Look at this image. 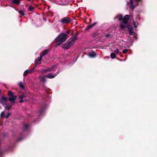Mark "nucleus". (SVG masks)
Returning a JSON list of instances; mask_svg holds the SVG:
<instances>
[{
	"label": "nucleus",
	"mask_w": 157,
	"mask_h": 157,
	"mask_svg": "<svg viewBox=\"0 0 157 157\" xmlns=\"http://www.w3.org/2000/svg\"><path fill=\"white\" fill-rule=\"evenodd\" d=\"M70 32V30H68L66 32H63L56 38L55 41L60 42L61 43L64 42L68 38V36Z\"/></svg>",
	"instance_id": "nucleus-1"
},
{
	"label": "nucleus",
	"mask_w": 157,
	"mask_h": 157,
	"mask_svg": "<svg viewBox=\"0 0 157 157\" xmlns=\"http://www.w3.org/2000/svg\"><path fill=\"white\" fill-rule=\"evenodd\" d=\"M48 52V51L47 50H45L43 53L40 55V56L39 58H38L37 59H36L35 60V63L34 64V67L33 68V69H34L35 67L37 66L38 64H39L40 63L41 61V59L43 56L45 55L46 54H47Z\"/></svg>",
	"instance_id": "nucleus-2"
},
{
	"label": "nucleus",
	"mask_w": 157,
	"mask_h": 157,
	"mask_svg": "<svg viewBox=\"0 0 157 157\" xmlns=\"http://www.w3.org/2000/svg\"><path fill=\"white\" fill-rule=\"evenodd\" d=\"M129 18V15H125L124 17L122 23L120 25V27L121 29H124L128 22V20Z\"/></svg>",
	"instance_id": "nucleus-3"
},
{
	"label": "nucleus",
	"mask_w": 157,
	"mask_h": 157,
	"mask_svg": "<svg viewBox=\"0 0 157 157\" xmlns=\"http://www.w3.org/2000/svg\"><path fill=\"white\" fill-rule=\"evenodd\" d=\"M7 100V98L5 97L2 96L0 98V102L3 105L5 108L9 110L10 108V106L5 103V102Z\"/></svg>",
	"instance_id": "nucleus-4"
},
{
	"label": "nucleus",
	"mask_w": 157,
	"mask_h": 157,
	"mask_svg": "<svg viewBox=\"0 0 157 157\" xmlns=\"http://www.w3.org/2000/svg\"><path fill=\"white\" fill-rule=\"evenodd\" d=\"M8 95L9 97V100L12 103H14L15 101L17 98V97L13 95V93L11 91H9L8 93Z\"/></svg>",
	"instance_id": "nucleus-5"
},
{
	"label": "nucleus",
	"mask_w": 157,
	"mask_h": 157,
	"mask_svg": "<svg viewBox=\"0 0 157 157\" xmlns=\"http://www.w3.org/2000/svg\"><path fill=\"white\" fill-rule=\"evenodd\" d=\"M77 39L76 36H74L72 38L71 40L68 43L70 46L75 43V40H77Z\"/></svg>",
	"instance_id": "nucleus-6"
},
{
	"label": "nucleus",
	"mask_w": 157,
	"mask_h": 157,
	"mask_svg": "<svg viewBox=\"0 0 157 157\" xmlns=\"http://www.w3.org/2000/svg\"><path fill=\"white\" fill-rule=\"evenodd\" d=\"M58 73L56 74H53L52 73H49L47 75H46V76L48 78H52L55 77V76L58 74Z\"/></svg>",
	"instance_id": "nucleus-7"
},
{
	"label": "nucleus",
	"mask_w": 157,
	"mask_h": 157,
	"mask_svg": "<svg viewBox=\"0 0 157 157\" xmlns=\"http://www.w3.org/2000/svg\"><path fill=\"white\" fill-rule=\"evenodd\" d=\"M70 19L68 17H65L61 20V22L63 23H68L70 22Z\"/></svg>",
	"instance_id": "nucleus-8"
},
{
	"label": "nucleus",
	"mask_w": 157,
	"mask_h": 157,
	"mask_svg": "<svg viewBox=\"0 0 157 157\" xmlns=\"http://www.w3.org/2000/svg\"><path fill=\"white\" fill-rule=\"evenodd\" d=\"M88 56L90 58H94L96 56V53L93 51L89 52L88 54Z\"/></svg>",
	"instance_id": "nucleus-9"
},
{
	"label": "nucleus",
	"mask_w": 157,
	"mask_h": 157,
	"mask_svg": "<svg viewBox=\"0 0 157 157\" xmlns=\"http://www.w3.org/2000/svg\"><path fill=\"white\" fill-rule=\"evenodd\" d=\"M53 67H52V68H49V69L44 68L43 69H41V70H40V71L42 73L46 72L48 71H51L52 70L53 68Z\"/></svg>",
	"instance_id": "nucleus-10"
},
{
	"label": "nucleus",
	"mask_w": 157,
	"mask_h": 157,
	"mask_svg": "<svg viewBox=\"0 0 157 157\" xmlns=\"http://www.w3.org/2000/svg\"><path fill=\"white\" fill-rule=\"evenodd\" d=\"M117 18H118L119 21H121L122 20L123 16L122 15H117L114 17V19H116Z\"/></svg>",
	"instance_id": "nucleus-11"
},
{
	"label": "nucleus",
	"mask_w": 157,
	"mask_h": 157,
	"mask_svg": "<svg viewBox=\"0 0 157 157\" xmlns=\"http://www.w3.org/2000/svg\"><path fill=\"white\" fill-rule=\"evenodd\" d=\"M70 46L68 43L67 44H65L63 46V48L65 50H67L69 48Z\"/></svg>",
	"instance_id": "nucleus-12"
},
{
	"label": "nucleus",
	"mask_w": 157,
	"mask_h": 157,
	"mask_svg": "<svg viewBox=\"0 0 157 157\" xmlns=\"http://www.w3.org/2000/svg\"><path fill=\"white\" fill-rule=\"evenodd\" d=\"M39 78L40 79V81L44 83L46 81V78H47L46 76L45 75L42 77L40 76Z\"/></svg>",
	"instance_id": "nucleus-13"
},
{
	"label": "nucleus",
	"mask_w": 157,
	"mask_h": 157,
	"mask_svg": "<svg viewBox=\"0 0 157 157\" xmlns=\"http://www.w3.org/2000/svg\"><path fill=\"white\" fill-rule=\"evenodd\" d=\"M25 83H23L21 82H20L19 83V86L20 87L21 89H25V86L24 85Z\"/></svg>",
	"instance_id": "nucleus-14"
},
{
	"label": "nucleus",
	"mask_w": 157,
	"mask_h": 157,
	"mask_svg": "<svg viewBox=\"0 0 157 157\" xmlns=\"http://www.w3.org/2000/svg\"><path fill=\"white\" fill-rule=\"evenodd\" d=\"M25 97V96L24 94H22L19 96V98L20 99L19 101L20 102H21L23 101L22 100V99H23V98Z\"/></svg>",
	"instance_id": "nucleus-15"
},
{
	"label": "nucleus",
	"mask_w": 157,
	"mask_h": 157,
	"mask_svg": "<svg viewBox=\"0 0 157 157\" xmlns=\"http://www.w3.org/2000/svg\"><path fill=\"white\" fill-rule=\"evenodd\" d=\"M32 71V70H31L30 71L28 70H26L24 73V76H25L28 73H30L31 71Z\"/></svg>",
	"instance_id": "nucleus-16"
},
{
	"label": "nucleus",
	"mask_w": 157,
	"mask_h": 157,
	"mask_svg": "<svg viewBox=\"0 0 157 157\" xmlns=\"http://www.w3.org/2000/svg\"><path fill=\"white\" fill-rule=\"evenodd\" d=\"M110 57L111 59H114L116 57V55L114 53H112L110 54Z\"/></svg>",
	"instance_id": "nucleus-17"
},
{
	"label": "nucleus",
	"mask_w": 157,
	"mask_h": 157,
	"mask_svg": "<svg viewBox=\"0 0 157 157\" xmlns=\"http://www.w3.org/2000/svg\"><path fill=\"white\" fill-rule=\"evenodd\" d=\"M13 2L17 4L20 3V0H13Z\"/></svg>",
	"instance_id": "nucleus-18"
},
{
	"label": "nucleus",
	"mask_w": 157,
	"mask_h": 157,
	"mask_svg": "<svg viewBox=\"0 0 157 157\" xmlns=\"http://www.w3.org/2000/svg\"><path fill=\"white\" fill-rule=\"evenodd\" d=\"M96 23H94L93 24L90 25H89V26H88L87 28V29H89L93 27H94L96 24Z\"/></svg>",
	"instance_id": "nucleus-19"
},
{
	"label": "nucleus",
	"mask_w": 157,
	"mask_h": 157,
	"mask_svg": "<svg viewBox=\"0 0 157 157\" xmlns=\"http://www.w3.org/2000/svg\"><path fill=\"white\" fill-rule=\"evenodd\" d=\"M29 128V125L27 124H25L24 125V128L26 130Z\"/></svg>",
	"instance_id": "nucleus-20"
},
{
	"label": "nucleus",
	"mask_w": 157,
	"mask_h": 157,
	"mask_svg": "<svg viewBox=\"0 0 157 157\" xmlns=\"http://www.w3.org/2000/svg\"><path fill=\"white\" fill-rule=\"evenodd\" d=\"M128 31L130 35H132L133 34V29H131L130 30H128Z\"/></svg>",
	"instance_id": "nucleus-21"
},
{
	"label": "nucleus",
	"mask_w": 157,
	"mask_h": 157,
	"mask_svg": "<svg viewBox=\"0 0 157 157\" xmlns=\"http://www.w3.org/2000/svg\"><path fill=\"white\" fill-rule=\"evenodd\" d=\"M18 12H19V13H20V14H21L22 15H23V16L24 15H25L24 13L23 10H20Z\"/></svg>",
	"instance_id": "nucleus-22"
},
{
	"label": "nucleus",
	"mask_w": 157,
	"mask_h": 157,
	"mask_svg": "<svg viewBox=\"0 0 157 157\" xmlns=\"http://www.w3.org/2000/svg\"><path fill=\"white\" fill-rule=\"evenodd\" d=\"M113 51L117 54H118L119 52V50L117 48L116 50Z\"/></svg>",
	"instance_id": "nucleus-23"
},
{
	"label": "nucleus",
	"mask_w": 157,
	"mask_h": 157,
	"mask_svg": "<svg viewBox=\"0 0 157 157\" xmlns=\"http://www.w3.org/2000/svg\"><path fill=\"white\" fill-rule=\"evenodd\" d=\"M133 25L135 28H136L138 25V23L133 21Z\"/></svg>",
	"instance_id": "nucleus-24"
},
{
	"label": "nucleus",
	"mask_w": 157,
	"mask_h": 157,
	"mask_svg": "<svg viewBox=\"0 0 157 157\" xmlns=\"http://www.w3.org/2000/svg\"><path fill=\"white\" fill-rule=\"evenodd\" d=\"M128 51V49H125L124 50L122 51V53L123 54H125L127 53Z\"/></svg>",
	"instance_id": "nucleus-25"
},
{
	"label": "nucleus",
	"mask_w": 157,
	"mask_h": 157,
	"mask_svg": "<svg viewBox=\"0 0 157 157\" xmlns=\"http://www.w3.org/2000/svg\"><path fill=\"white\" fill-rule=\"evenodd\" d=\"M140 19V17L139 15H137L136 17V20L137 21Z\"/></svg>",
	"instance_id": "nucleus-26"
},
{
	"label": "nucleus",
	"mask_w": 157,
	"mask_h": 157,
	"mask_svg": "<svg viewBox=\"0 0 157 157\" xmlns=\"http://www.w3.org/2000/svg\"><path fill=\"white\" fill-rule=\"evenodd\" d=\"M128 30H130L131 29H133L132 26H130L128 25L127 27Z\"/></svg>",
	"instance_id": "nucleus-27"
},
{
	"label": "nucleus",
	"mask_w": 157,
	"mask_h": 157,
	"mask_svg": "<svg viewBox=\"0 0 157 157\" xmlns=\"http://www.w3.org/2000/svg\"><path fill=\"white\" fill-rule=\"evenodd\" d=\"M34 9V7L32 6H29V9L30 11H32Z\"/></svg>",
	"instance_id": "nucleus-28"
},
{
	"label": "nucleus",
	"mask_w": 157,
	"mask_h": 157,
	"mask_svg": "<svg viewBox=\"0 0 157 157\" xmlns=\"http://www.w3.org/2000/svg\"><path fill=\"white\" fill-rule=\"evenodd\" d=\"M10 115V113H8L5 116V117L6 118H7Z\"/></svg>",
	"instance_id": "nucleus-29"
},
{
	"label": "nucleus",
	"mask_w": 157,
	"mask_h": 157,
	"mask_svg": "<svg viewBox=\"0 0 157 157\" xmlns=\"http://www.w3.org/2000/svg\"><path fill=\"white\" fill-rule=\"evenodd\" d=\"M61 43L60 42H59V43H58L57 44H56V45H55V47H57V46H59L60 45V44H61Z\"/></svg>",
	"instance_id": "nucleus-30"
},
{
	"label": "nucleus",
	"mask_w": 157,
	"mask_h": 157,
	"mask_svg": "<svg viewBox=\"0 0 157 157\" xmlns=\"http://www.w3.org/2000/svg\"><path fill=\"white\" fill-rule=\"evenodd\" d=\"M5 113V112H2L1 114V117L3 116L4 115Z\"/></svg>",
	"instance_id": "nucleus-31"
},
{
	"label": "nucleus",
	"mask_w": 157,
	"mask_h": 157,
	"mask_svg": "<svg viewBox=\"0 0 157 157\" xmlns=\"http://www.w3.org/2000/svg\"><path fill=\"white\" fill-rule=\"evenodd\" d=\"M1 106H0V109H1Z\"/></svg>",
	"instance_id": "nucleus-32"
},
{
	"label": "nucleus",
	"mask_w": 157,
	"mask_h": 157,
	"mask_svg": "<svg viewBox=\"0 0 157 157\" xmlns=\"http://www.w3.org/2000/svg\"><path fill=\"white\" fill-rule=\"evenodd\" d=\"M1 91L0 90V94L1 93Z\"/></svg>",
	"instance_id": "nucleus-33"
}]
</instances>
